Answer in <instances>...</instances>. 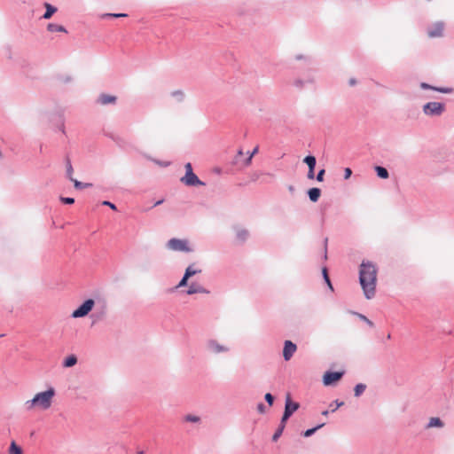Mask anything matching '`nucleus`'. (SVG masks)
I'll list each match as a JSON object with an SVG mask.
<instances>
[{
	"label": "nucleus",
	"mask_w": 454,
	"mask_h": 454,
	"mask_svg": "<svg viewBox=\"0 0 454 454\" xmlns=\"http://www.w3.org/2000/svg\"><path fill=\"white\" fill-rule=\"evenodd\" d=\"M377 272L376 265L370 261H363L360 264L359 283L367 300H371L375 296Z\"/></svg>",
	"instance_id": "f257e3e1"
},
{
	"label": "nucleus",
	"mask_w": 454,
	"mask_h": 454,
	"mask_svg": "<svg viewBox=\"0 0 454 454\" xmlns=\"http://www.w3.org/2000/svg\"><path fill=\"white\" fill-rule=\"evenodd\" d=\"M55 395V389L49 387L47 390L37 393L33 399L26 402V407L27 410L33 407H40L43 410H47L51 407L52 398Z\"/></svg>",
	"instance_id": "f03ea898"
},
{
	"label": "nucleus",
	"mask_w": 454,
	"mask_h": 454,
	"mask_svg": "<svg viewBox=\"0 0 454 454\" xmlns=\"http://www.w3.org/2000/svg\"><path fill=\"white\" fill-rule=\"evenodd\" d=\"M185 174L181 177L180 181L189 187L204 186L206 184L201 181L193 172L192 163L187 162L184 165Z\"/></svg>",
	"instance_id": "7ed1b4c3"
},
{
	"label": "nucleus",
	"mask_w": 454,
	"mask_h": 454,
	"mask_svg": "<svg viewBox=\"0 0 454 454\" xmlns=\"http://www.w3.org/2000/svg\"><path fill=\"white\" fill-rule=\"evenodd\" d=\"M445 111V105L441 102H428L423 106V113L427 116H440Z\"/></svg>",
	"instance_id": "20e7f679"
},
{
	"label": "nucleus",
	"mask_w": 454,
	"mask_h": 454,
	"mask_svg": "<svg viewBox=\"0 0 454 454\" xmlns=\"http://www.w3.org/2000/svg\"><path fill=\"white\" fill-rule=\"evenodd\" d=\"M94 305L95 301L93 299H87L72 312L71 317L73 318L84 317L92 310Z\"/></svg>",
	"instance_id": "39448f33"
},
{
	"label": "nucleus",
	"mask_w": 454,
	"mask_h": 454,
	"mask_svg": "<svg viewBox=\"0 0 454 454\" xmlns=\"http://www.w3.org/2000/svg\"><path fill=\"white\" fill-rule=\"evenodd\" d=\"M167 248L173 251H180L190 253L192 252V248L188 245V241L185 239H170L166 245Z\"/></svg>",
	"instance_id": "423d86ee"
},
{
	"label": "nucleus",
	"mask_w": 454,
	"mask_h": 454,
	"mask_svg": "<svg viewBox=\"0 0 454 454\" xmlns=\"http://www.w3.org/2000/svg\"><path fill=\"white\" fill-rule=\"evenodd\" d=\"M343 371H326L323 376V384L325 386H333L336 384L343 377Z\"/></svg>",
	"instance_id": "0eeeda50"
},
{
	"label": "nucleus",
	"mask_w": 454,
	"mask_h": 454,
	"mask_svg": "<svg viewBox=\"0 0 454 454\" xmlns=\"http://www.w3.org/2000/svg\"><path fill=\"white\" fill-rule=\"evenodd\" d=\"M299 403L292 401L290 396L287 395L285 403V410L281 419L284 421H287L290 417L299 409Z\"/></svg>",
	"instance_id": "6e6552de"
},
{
	"label": "nucleus",
	"mask_w": 454,
	"mask_h": 454,
	"mask_svg": "<svg viewBox=\"0 0 454 454\" xmlns=\"http://www.w3.org/2000/svg\"><path fill=\"white\" fill-rule=\"evenodd\" d=\"M315 82L314 69H309L308 74V79H303L301 75L294 79V86L298 89H303L309 85H312Z\"/></svg>",
	"instance_id": "1a4fd4ad"
},
{
	"label": "nucleus",
	"mask_w": 454,
	"mask_h": 454,
	"mask_svg": "<svg viewBox=\"0 0 454 454\" xmlns=\"http://www.w3.org/2000/svg\"><path fill=\"white\" fill-rule=\"evenodd\" d=\"M297 350V346L295 343H294L292 340H286L284 341V347H283V358L285 361H289L294 354Z\"/></svg>",
	"instance_id": "9d476101"
},
{
	"label": "nucleus",
	"mask_w": 454,
	"mask_h": 454,
	"mask_svg": "<svg viewBox=\"0 0 454 454\" xmlns=\"http://www.w3.org/2000/svg\"><path fill=\"white\" fill-rule=\"evenodd\" d=\"M444 23L442 21H437L432 24L427 28V35L431 38L441 37L443 35Z\"/></svg>",
	"instance_id": "9b49d317"
},
{
	"label": "nucleus",
	"mask_w": 454,
	"mask_h": 454,
	"mask_svg": "<svg viewBox=\"0 0 454 454\" xmlns=\"http://www.w3.org/2000/svg\"><path fill=\"white\" fill-rule=\"evenodd\" d=\"M207 348L213 354L226 353L230 350L228 347L218 343V341L215 340H207Z\"/></svg>",
	"instance_id": "f8f14e48"
},
{
	"label": "nucleus",
	"mask_w": 454,
	"mask_h": 454,
	"mask_svg": "<svg viewBox=\"0 0 454 454\" xmlns=\"http://www.w3.org/2000/svg\"><path fill=\"white\" fill-rule=\"evenodd\" d=\"M419 86L422 90H431L437 91L440 93H444V94H451L454 92V89L451 87H437V86H434L429 83H427L425 82H420Z\"/></svg>",
	"instance_id": "ddd939ff"
},
{
	"label": "nucleus",
	"mask_w": 454,
	"mask_h": 454,
	"mask_svg": "<svg viewBox=\"0 0 454 454\" xmlns=\"http://www.w3.org/2000/svg\"><path fill=\"white\" fill-rule=\"evenodd\" d=\"M116 101L117 98L115 96L106 93H101L97 98V103L102 106L109 104L114 105Z\"/></svg>",
	"instance_id": "4468645a"
},
{
	"label": "nucleus",
	"mask_w": 454,
	"mask_h": 454,
	"mask_svg": "<svg viewBox=\"0 0 454 454\" xmlns=\"http://www.w3.org/2000/svg\"><path fill=\"white\" fill-rule=\"evenodd\" d=\"M295 59H297V60L304 59L305 60V66H306L307 69L301 76L303 79H308V74H309V69H314L312 67V65H313L312 59L310 57H307V56H303V55H296Z\"/></svg>",
	"instance_id": "2eb2a0df"
},
{
	"label": "nucleus",
	"mask_w": 454,
	"mask_h": 454,
	"mask_svg": "<svg viewBox=\"0 0 454 454\" xmlns=\"http://www.w3.org/2000/svg\"><path fill=\"white\" fill-rule=\"evenodd\" d=\"M209 291L204 288L202 286L195 283H192L188 289L186 290V294L188 295L195 294H208Z\"/></svg>",
	"instance_id": "dca6fc26"
},
{
	"label": "nucleus",
	"mask_w": 454,
	"mask_h": 454,
	"mask_svg": "<svg viewBox=\"0 0 454 454\" xmlns=\"http://www.w3.org/2000/svg\"><path fill=\"white\" fill-rule=\"evenodd\" d=\"M43 6L45 8V12L41 17V19L43 20H50L53 16V14H55L58 11L57 7L47 2L43 4Z\"/></svg>",
	"instance_id": "f3484780"
},
{
	"label": "nucleus",
	"mask_w": 454,
	"mask_h": 454,
	"mask_svg": "<svg viewBox=\"0 0 454 454\" xmlns=\"http://www.w3.org/2000/svg\"><path fill=\"white\" fill-rule=\"evenodd\" d=\"M321 192H322L321 189L317 188V187H312V188H309L307 191V194L309 196V199L312 202L318 201V200H319V198L321 196Z\"/></svg>",
	"instance_id": "a211bd4d"
},
{
	"label": "nucleus",
	"mask_w": 454,
	"mask_h": 454,
	"mask_svg": "<svg viewBox=\"0 0 454 454\" xmlns=\"http://www.w3.org/2000/svg\"><path fill=\"white\" fill-rule=\"evenodd\" d=\"M236 238L239 241L244 243L249 237V232L247 229L235 228Z\"/></svg>",
	"instance_id": "6ab92c4d"
},
{
	"label": "nucleus",
	"mask_w": 454,
	"mask_h": 454,
	"mask_svg": "<svg viewBox=\"0 0 454 454\" xmlns=\"http://www.w3.org/2000/svg\"><path fill=\"white\" fill-rule=\"evenodd\" d=\"M374 170L376 172L377 176L381 179H387L389 176L388 170L385 167L375 166Z\"/></svg>",
	"instance_id": "aec40b11"
},
{
	"label": "nucleus",
	"mask_w": 454,
	"mask_h": 454,
	"mask_svg": "<svg viewBox=\"0 0 454 454\" xmlns=\"http://www.w3.org/2000/svg\"><path fill=\"white\" fill-rule=\"evenodd\" d=\"M105 315H106V306L103 305L101 307V309L100 310L97 309L96 311H94L91 314L90 317L92 318L93 323H96V322L101 320L105 317Z\"/></svg>",
	"instance_id": "412c9836"
},
{
	"label": "nucleus",
	"mask_w": 454,
	"mask_h": 454,
	"mask_svg": "<svg viewBox=\"0 0 454 454\" xmlns=\"http://www.w3.org/2000/svg\"><path fill=\"white\" fill-rule=\"evenodd\" d=\"M47 30L51 33H54V32L67 33V30L66 29V27L64 26L55 24V23H49L47 25Z\"/></svg>",
	"instance_id": "4be33fe9"
},
{
	"label": "nucleus",
	"mask_w": 454,
	"mask_h": 454,
	"mask_svg": "<svg viewBox=\"0 0 454 454\" xmlns=\"http://www.w3.org/2000/svg\"><path fill=\"white\" fill-rule=\"evenodd\" d=\"M76 364H77V357H76V356L70 355V356H67L64 359L62 364H63L64 367L69 368V367H72V366L75 365Z\"/></svg>",
	"instance_id": "5701e85b"
},
{
	"label": "nucleus",
	"mask_w": 454,
	"mask_h": 454,
	"mask_svg": "<svg viewBox=\"0 0 454 454\" xmlns=\"http://www.w3.org/2000/svg\"><path fill=\"white\" fill-rule=\"evenodd\" d=\"M442 420L438 417L431 418L429 422L427 425V428L430 427H443Z\"/></svg>",
	"instance_id": "b1692460"
},
{
	"label": "nucleus",
	"mask_w": 454,
	"mask_h": 454,
	"mask_svg": "<svg viewBox=\"0 0 454 454\" xmlns=\"http://www.w3.org/2000/svg\"><path fill=\"white\" fill-rule=\"evenodd\" d=\"M66 176L70 181H72L73 179H74L73 177L74 168L68 156L66 157Z\"/></svg>",
	"instance_id": "393cba45"
},
{
	"label": "nucleus",
	"mask_w": 454,
	"mask_h": 454,
	"mask_svg": "<svg viewBox=\"0 0 454 454\" xmlns=\"http://www.w3.org/2000/svg\"><path fill=\"white\" fill-rule=\"evenodd\" d=\"M303 162L309 168H315L317 165V159L315 156L309 154L303 159Z\"/></svg>",
	"instance_id": "a878e982"
},
{
	"label": "nucleus",
	"mask_w": 454,
	"mask_h": 454,
	"mask_svg": "<svg viewBox=\"0 0 454 454\" xmlns=\"http://www.w3.org/2000/svg\"><path fill=\"white\" fill-rule=\"evenodd\" d=\"M322 276H323L325 283L327 285L329 289L331 291H333V284L331 282V279H330V277L328 274V269L325 266L322 268Z\"/></svg>",
	"instance_id": "bb28decb"
},
{
	"label": "nucleus",
	"mask_w": 454,
	"mask_h": 454,
	"mask_svg": "<svg viewBox=\"0 0 454 454\" xmlns=\"http://www.w3.org/2000/svg\"><path fill=\"white\" fill-rule=\"evenodd\" d=\"M325 426V423H321L317 425L314 427L309 428L301 433L304 437L312 436L318 429L322 428Z\"/></svg>",
	"instance_id": "cd10ccee"
},
{
	"label": "nucleus",
	"mask_w": 454,
	"mask_h": 454,
	"mask_svg": "<svg viewBox=\"0 0 454 454\" xmlns=\"http://www.w3.org/2000/svg\"><path fill=\"white\" fill-rule=\"evenodd\" d=\"M201 272V270L200 269H194L193 268V265L191 264L189 265L186 269H185V271H184V276H186L187 278H192V276H194L195 274L197 273H200Z\"/></svg>",
	"instance_id": "c85d7f7f"
},
{
	"label": "nucleus",
	"mask_w": 454,
	"mask_h": 454,
	"mask_svg": "<svg viewBox=\"0 0 454 454\" xmlns=\"http://www.w3.org/2000/svg\"><path fill=\"white\" fill-rule=\"evenodd\" d=\"M9 453L10 454H23V450H22L21 447H20L14 441H12L9 447Z\"/></svg>",
	"instance_id": "c756f323"
},
{
	"label": "nucleus",
	"mask_w": 454,
	"mask_h": 454,
	"mask_svg": "<svg viewBox=\"0 0 454 454\" xmlns=\"http://www.w3.org/2000/svg\"><path fill=\"white\" fill-rule=\"evenodd\" d=\"M366 389V385L364 383H358L354 387V395L359 397Z\"/></svg>",
	"instance_id": "7c9ffc66"
},
{
	"label": "nucleus",
	"mask_w": 454,
	"mask_h": 454,
	"mask_svg": "<svg viewBox=\"0 0 454 454\" xmlns=\"http://www.w3.org/2000/svg\"><path fill=\"white\" fill-rule=\"evenodd\" d=\"M71 182H73L74 188L77 190H82L92 186V184L90 183H82L77 179H73Z\"/></svg>",
	"instance_id": "2f4dec72"
},
{
	"label": "nucleus",
	"mask_w": 454,
	"mask_h": 454,
	"mask_svg": "<svg viewBox=\"0 0 454 454\" xmlns=\"http://www.w3.org/2000/svg\"><path fill=\"white\" fill-rule=\"evenodd\" d=\"M128 14L124 12H118V13H112L107 12L101 15L102 19H107V18H124L127 17Z\"/></svg>",
	"instance_id": "473e14b6"
},
{
	"label": "nucleus",
	"mask_w": 454,
	"mask_h": 454,
	"mask_svg": "<svg viewBox=\"0 0 454 454\" xmlns=\"http://www.w3.org/2000/svg\"><path fill=\"white\" fill-rule=\"evenodd\" d=\"M354 314L356 316H357V317L364 321V323H366L370 327H373L374 326V324L372 320H370L366 316H364V314H361V313H358V312H354Z\"/></svg>",
	"instance_id": "72a5a7b5"
},
{
	"label": "nucleus",
	"mask_w": 454,
	"mask_h": 454,
	"mask_svg": "<svg viewBox=\"0 0 454 454\" xmlns=\"http://www.w3.org/2000/svg\"><path fill=\"white\" fill-rule=\"evenodd\" d=\"M171 96L175 98L178 102H181L184 98V94L182 90H175L171 93Z\"/></svg>",
	"instance_id": "f704fd0d"
},
{
	"label": "nucleus",
	"mask_w": 454,
	"mask_h": 454,
	"mask_svg": "<svg viewBox=\"0 0 454 454\" xmlns=\"http://www.w3.org/2000/svg\"><path fill=\"white\" fill-rule=\"evenodd\" d=\"M344 405L343 401L335 400L333 403L330 404V407H332V412H334L337 409Z\"/></svg>",
	"instance_id": "c9c22d12"
},
{
	"label": "nucleus",
	"mask_w": 454,
	"mask_h": 454,
	"mask_svg": "<svg viewBox=\"0 0 454 454\" xmlns=\"http://www.w3.org/2000/svg\"><path fill=\"white\" fill-rule=\"evenodd\" d=\"M264 399L266 403L269 404V406H271L274 403L275 396L270 393H266L264 395Z\"/></svg>",
	"instance_id": "e433bc0d"
},
{
	"label": "nucleus",
	"mask_w": 454,
	"mask_h": 454,
	"mask_svg": "<svg viewBox=\"0 0 454 454\" xmlns=\"http://www.w3.org/2000/svg\"><path fill=\"white\" fill-rule=\"evenodd\" d=\"M188 279H189V278H187L186 276H183V278H181V280L179 281V283L177 284V286L175 288L177 289L180 287L186 286L188 285Z\"/></svg>",
	"instance_id": "4c0bfd02"
},
{
	"label": "nucleus",
	"mask_w": 454,
	"mask_h": 454,
	"mask_svg": "<svg viewBox=\"0 0 454 454\" xmlns=\"http://www.w3.org/2000/svg\"><path fill=\"white\" fill-rule=\"evenodd\" d=\"M60 201L63 203V204H67V205H72L74 203V199L72 198V197H60Z\"/></svg>",
	"instance_id": "58836bf2"
},
{
	"label": "nucleus",
	"mask_w": 454,
	"mask_h": 454,
	"mask_svg": "<svg viewBox=\"0 0 454 454\" xmlns=\"http://www.w3.org/2000/svg\"><path fill=\"white\" fill-rule=\"evenodd\" d=\"M325 173V168H321L320 170H318L317 174L316 175V180L317 182H323L324 181Z\"/></svg>",
	"instance_id": "ea45409f"
},
{
	"label": "nucleus",
	"mask_w": 454,
	"mask_h": 454,
	"mask_svg": "<svg viewBox=\"0 0 454 454\" xmlns=\"http://www.w3.org/2000/svg\"><path fill=\"white\" fill-rule=\"evenodd\" d=\"M284 431L277 428L274 434L272 435V442H276L279 439V437L282 435Z\"/></svg>",
	"instance_id": "a19ab883"
},
{
	"label": "nucleus",
	"mask_w": 454,
	"mask_h": 454,
	"mask_svg": "<svg viewBox=\"0 0 454 454\" xmlns=\"http://www.w3.org/2000/svg\"><path fill=\"white\" fill-rule=\"evenodd\" d=\"M102 205H104V206H107V207H109L111 209H113V210H114V211H116V210H117V207H116V205H115L114 203H113V202L109 201V200H104V201L102 202Z\"/></svg>",
	"instance_id": "79ce46f5"
},
{
	"label": "nucleus",
	"mask_w": 454,
	"mask_h": 454,
	"mask_svg": "<svg viewBox=\"0 0 454 454\" xmlns=\"http://www.w3.org/2000/svg\"><path fill=\"white\" fill-rule=\"evenodd\" d=\"M185 420L189 422H198L200 418L198 416L189 414L185 417Z\"/></svg>",
	"instance_id": "37998d69"
},
{
	"label": "nucleus",
	"mask_w": 454,
	"mask_h": 454,
	"mask_svg": "<svg viewBox=\"0 0 454 454\" xmlns=\"http://www.w3.org/2000/svg\"><path fill=\"white\" fill-rule=\"evenodd\" d=\"M266 410H267V408H266V406H265V404H264L263 403H259L257 404V411H258L260 413H262V414L265 413V412H266Z\"/></svg>",
	"instance_id": "c03bdc74"
},
{
	"label": "nucleus",
	"mask_w": 454,
	"mask_h": 454,
	"mask_svg": "<svg viewBox=\"0 0 454 454\" xmlns=\"http://www.w3.org/2000/svg\"><path fill=\"white\" fill-rule=\"evenodd\" d=\"M352 175V170L350 168H346L344 169V179L347 180Z\"/></svg>",
	"instance_id": "a18cd8bd"
},
{
	"label": "nucleus",
	"mask_w": 454,
	"mask_h": 454,
	"mask_svg": "<svg viewBox=\"0 0 454 454\" xmlns=\"http://www.w3.org/2000/svg\"><path fill=\"white\" fill-rule=\"evenodd\" d=\"M307 177L309 179H314L316 178V175H315V168H309L308 170V174H307Z\"/></svg>",
	"instance_id": "49530a36"
},
{
	"label": "nucleus",
	"mask_w": 454,
	"mask_h": 454,
	"mask_svg": "<svg viewBox=\"0 0 454 454\" xmlns=\"http://www.w3.org/2000/svg\"><path fill=\"white\" fill-rule=\"evenodd\" d=\"M327 241H328V239H325L324 240V246H325V252H324V259L326 260L327 259Z\"/></svg>",
	"instance_id": "de8ad7c7"
},
{
	"label": "nucleus",
	"mask_w": 454,
	"mask_h": 454,
	"mask_svg": "<svg viewBox=\"0 0 454 454\" xmlns=\"http://www.w3.org/2000/svg\"><path fill=\"white\" fill-rule=\"evenodd\" d=\"M286 422L287 421H284L282 419H280V423L278 427V429L284 431L285 430V427H286Z\"/></svg>",
	"instance_id": "09e8293b"
},
{
	"label": "nucleus",
	"mask_w": 454,
	"mask_h": 454,
	"mask_svg": "<svg viewBox=\"0 0 454 454\" xmlns=\"http://www.w3.org/2000/svg\"><path fill=\"white\" fill-rule=\"evenodd\" d=\"M61 81L63 82H65V83H67V82H70L72 81V77L69 76V75H67V76L63 77Z\"/></svg>",
	"instance_id": "8fccbe9b"
},
{
	"label": "nucleus",
	"mask_w": 454,
	"mask_h": 454,
	"mask_svg": "<svg viewBox=\"0 0 454 454\" xmlns=\"http://www.w3.org/2000/svg\"><path fill=\"white\" fill-rule=\"evenodd\" d=\"M257 152H258V146L254 147V150L251 153L248 152V156H251V158H253V156L255 153H257Z\"/></svg>",
	"instance_id": "3c124183"
},
{
	"label": "nucleus",
	"mask_w": 454,
	"mask_h": 454,
	"mask_svg": "<svg viewBox=\"0 0 454 454\" xmlns=\"http://www.w3.org/2000/svg\"><path fill=\"white\" fill-rule=\"evenodd\" d=\"M348 84H349V86H354V85H356V80L355 78H350V79L348 80Z\"/></svg>",
	"instance_id": "603ef678"
},
{
	"label": "nucleus",
	"mask_w": 454,
	"mask_h": 454,
	"mask_svg": "<svg viewBox=\"0 0 454 454\" xmlns=\"http://www.w3.org/2000/svg\"><path fill=\"white\" fill-rule=\"evenodd\" d=\"M251 161H252V158H251V156H247V157L246 158V160H245V165H246V166L250 165V164H251Z\"/></svg>",
	"instance_id": "864d4df0"
},
{
	"label": "nucleus",
	"mask_w": 454,
	"mask_h": 454,
	"mask_svg": "<svg viewBox=\"0 0 454 454\" xmlns=\"http://www.w3.org/2000/svg\"><path fill=\"white\" fill-rule=\"evenodd\" d=\"M163 201H164L163 200H157V201L154 203L153 207H157V206L161 205V204L163 203Z\"/></svg>",
	"instance_id": "5fc2aeb1"
},
{
	"label": "nucleus",
	"mask_w": 454,
	"mask_h": 454,
	"mask_svg": "<svg viewBox=\"0 0 454 454\" xmlns=\"http://www.w3.org/2000/svg\"><path fill=\"white\" fill-rule=\"evenodd\" d=\"M329 414V411L328 410H325L322 411V415L323 416H327Z\"/></svg>",
	"instance_id": "6e6d98bb"
},
{
	"label": "nucleus",
	"mask_w": 454,
	"mask_h": 454,
	"mask_svg": "<svg viewBox=\"0 0 454 454\" xmlns=\"http://www.w3.org/2000/svg\"><path fill=\"white\" fill-rule=\"evenodd\" d=\"M242 155H243V151H242V149H239L238 151V156H242Z\"/></svg>",
	"instance_id": "4d7b16f0"
},
{
	"label": "nucleus",
	"mask_w": 454,
	"mask_h": 454,
	"mask_svg": "<svg viewBox=\"0 0 454 454\" xmlns=\"http://www.w3.org/2000/svg\"><path fill=\"white\" fill-rule=\"evenodd\" d=\"M288 190H289L291 192H293L294 191V187L293 185H290V186L288 187Z\"/></svg>",
	"instance_id": "13d9d810"
},
{
	"label": "nucleus",
	"mask_w": 454,
	"mask_h": 454,
	"mask_svg": "<svg viewBox=\"0 0 454 454\" xmlns=\"http://www.w3.org/2000/svg\"><path fill=\"white\" fill-rule=\"evenodd\" d=\"M61 131H62L63 133H65V128H64V125H62V126H61Z\"/></svg>",
	"instance_id": "bf43d9fd"
},
{
	"label": "nucleus",
	"mask_w": 454,
	"mask_h": 454,
	"mask_svg": "<svg viewBox=\"0 0 454 454\" xmlns=\"http://www.w3.org/2000/svg\"><path fill=\"white\" fill-rule=\"evenodd\" d=\"M137 454H144V451L143 450H139L137 452Z\"/></svg>",
	"instance_id": "052dcab7"
},
{
	"label": "nucleus",
	"mask_w": 454,
	"mask_h": 454,
	"mask_svg": "<svg viewBox=\"0 0 454 454\" xmlns=\"http://www.w3.org/2000/svg\"><path fill=\"white\" fill-rule=\"evenodd\" d=\"M390 338H391V335L387 334V339H390Z\"/></svg>",
	"instance_id": "680f3d73"
}]
</instances>
